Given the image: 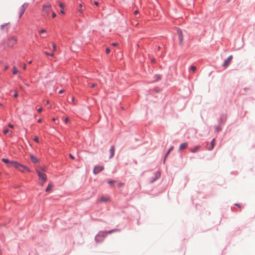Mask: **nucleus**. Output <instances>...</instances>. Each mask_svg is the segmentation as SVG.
<instances>
[{
    "label": "nucleus",
    "instance_id": "obj_23",
    "mask_svg": "<svg viewBox=\"0 0 255 255\" xmlns=\"http://www.w3.org/2000/svg\"><path fill=\"white\" fill-rule=\"evenodd\" d=\"M34 140L36 142H39V139H38V137L37 136H35L34 138Z\"/></svg>",
    "mask_w": 255,
    "mask_h": 255
},
{
    "label": "nucleus",
    "instance_id": "obj_15",
    "mask_svg": "<svg viewBox=\"0 0 255 255\" xmlns=\"http://www.w3.org/2000/svg\"><path fill=\"white\" fill-rule=\"evenodd\" d=\"M200 146H199V145H197V146H196L195 147H194L193 148H191L190 149V151L191 152H192V153H195L196 152H197V151L199 150V148H200Z\"/></svg>",
    "mask_w": 255,
    "mask_h": 255
},
{
    "label": "nucleus",
    "instance_id": "obj_20",
    "mask_svg": "<svg viewBox=\"0 0 255 255\" xmlns=\"http://www.w3.org/2000/svg\"><path fill=\"white\" fill-rule=\"evenodd\" d=\"M196 70V67L194 66H192L190 68V70L192 72H195Z\"/></svg>",
    "mask_w": 255,
    "mask_h": 255
},
{
    "label": "nucleus",
    "instance_id": "obj_45",
    "mask_svg": "<svg viewBox=\"0 0 255 255\" xmlns=\"http://www.w3.org/2000/svg\"><path fill=\"white\" fill-rule=\"evenodd\" d=\"M41 170H42V171H46V168H45V167H44V168H41Z\"/></svg>",
    "mask_w": 255,
    "mask_h": 255
},
{
    "label": "nucleus",
    "instance_id": "obj_35",
    "mask_svg": "<svg viewBox=\"0 0 255 255\" xmlns=\"http://www.w3.org/2000/svg\"><path fill=\"white\" fill-rule=\"evenodd\" d=\"M97 86V85L96 84H92V85H91V87L92 88H94L96 86Z\"/></svg>",
    "mask_w": 255,
    "mask_h": 255
},
{
    "label": "nucleus",
    "instance_id": "obj_14",
    "mask_svg": "<svg viewBox=\"0 0 255 255\" xmlns=\"http://www.w3.org/2000/svg\"><path fill=\"white\" fill-rule=\"evenodd\" d=\"M110 158H112L114 155V153H115V147L114 146H112L110 149Z\"/></svg>",
    "mask_w": 255,
    "mask_h": 255
},
{
    "label": "nucleus",
    "instance_id": "obj_24",
    "mask_svg": "<svg viewBox=\"0 0 255 255\" xmlns=\"http://www.w3.org/2000/svg\"><path fill=\"white\" fill-rule=\"evenodd\" d=\"M110 49L109 48H107L106 49V52L107 54H109L110 52Z\"/></svg>",
    "mask_w": 255,
    "mask_h": 255
},
{
    "label": "nucleus",
    "instance_id": "obj_59",
    "mask_svg": "<svg viewBox=\"0 0 255 255\" xmlns=\"http://www.w3.org/2000/svg\"><path fill=\"white\" fill-rule=\"evenodd\" d=\"M1 175V172H0V175Z\"/></svg>",
    "mask_w": 255,
    "mask_h": 255
},
{
    "label": "nucleus",
    "instance_id": "obj_57",
    "mask_svg": "<svg viewBox=\"0 0 255 255\" xmlns=\"http://www.w3.org/2000/svg\"><path fill=\"white\" fill-rule=\"evenodd\" d=\"M49 103V101H46V104H48Z\"/></svg>",
    "mask_w": 255,
    "mask_h": 255
},
{
    "label": "nucleus",
    "instance_id": "obj_26",
    "mask_svg": "<svg viewBox=\"0 0 255 255\" xmlns=\"http://www.w3.org/2000/svg\"><path fill=\"white\" fill-rule=\"evenodd\" d=\"M59 6L62 8H64V7H65V5L63 3H59Z\"/></svg>",
    "mask_w": 255,
    "mask_h": 255
},
{
    "label": "nucleus",
    "instance_id": "obj_10",
    "mask_svg": "<svg viewBox=\"0 0 255 255\" xmlns=\"http://www.w3.org/2000/svg\"><path fill=\"white\" fill-rule=\"evenodd\" d=\"M215 144V139L213 138L211 142L210 145L207 148L208 150H211L213 149Z\"/></svg>",
    "mask_w": 255,
    "mask_h": 255
},
{
    "label": "nucleus",
    "instance_id": "obj_44",
    "mask_svg": "<svg viewBox=\"0 0 255 255\" xmlns=\"http://www.w3.org/2000/svg\"><path fill=\"white\" fill-rule=\"evenodd\" d=\"M170 152H169V151H168L167 152V153H166V155H165V157H166L167 156V155L169 154Z\"/></svg>",
    "mask_w": 255,
    "mask_h": 255
},
{
    "label": "nucleus",
    "instance_id": "obj_29",
    "mask_svg": "<svg viewBox=\"0 0 255 255\" xmlns=\"http://www.w3.org/2000/svg\"><path fill=\"white\" fill-rule=\"evenodd\" d=\"M101 236L100 235H98L97 236H96V240L97 241H98V239H99V238H100V237H101Z\"/></svg>",
    "mask_w": 255,
    "mask_h": 255
},
{
    "label": "nucleus",
    "instance_id": "obj_7",
    "mask_svg": "<svg viewBox=\"0 0 255 255\" xmlns=\"http://www.w3.org/2000/svg\"><path fill=\"white\" fill-rule=\"evenodd\" d=\"M232 55H230L229 57H228V58L225 60L224 63L223 64V66L225 68L227 67L229 65L231 60H232Z\"/></svg>",
    "mask_w": 255,
    "mask_h": 255
},
{
    "label": "nucleus",
    "instance_id": "obj_42",
    "mask_svg": "<svg viewBox=\"0 0 255 255\" xmlns=\"http://www.w3.org/2000/svg\"><path fill=\"white\" fill-rule=\"evenodd\" d=\"M114 182V181H110L108 182V183L110 184H112Z\"/></svg>",
    "mask_w": 255,
    "mask_h": 255
},
{
    "label": "nucleus",
    "instance_id": "obj_31",
    "mask_svg": "<svg viewBox=\"0 0 255 255\" xmlns=\"http://www.w3.org/2000/svg\"><path fill=\"white\" fill-rule=\"evenodd\" d=\"M78 11L81 14L83 13V10L82 9H78Z\"/></svg>",
    "mask_w": 255,
    "mask_h": 255
},
{
    "label": "nucleus",
    "instance_id": "obj_33",
    "mask_svg": "<svg viewBox=\"0 0 255 255\" xmlns=\"http://www.w3.org/2000/svg\"><path fill=\"white\" fill-rule=\"evenodd\" d=\"M64 121L66 123H67L69 121V119L68 118H66L64 120Z\"/></svg>",
    "mask_w": 255,
    "mask_h": 255
},
{
    "label": "nucleus",
    "instance_id": "obj_46",
    "mask_svg": "<svg viewBox=\"0 0 255 255\" xmlns=\"http://www.w3.org/2000/svg\"><path fill=\"white\" fill-rule=\"evenodd\" d=\"M26 65L24 64L23 65V69H24V70H25V69H26Z\"/></svg>",
    "mask_w": 255,
    "mask_h": 255
},
{
    "label": "nucleus",
    "instance_id": "obj_22",
    "mask_svg": "<svg viewBox=\"0 0 255 255\" xmlns=\"http://www.w3.org/2000/svg\"><path fill=\"white\" fill-rule=\"evenodd\" d=\"M8 132H9V129H7V128H6V129H4V130H3V133H4V134H7V133H8Z\"/></svg>",
    "mask_w": 255,
    "mask_h": 255
},
{
    "label": "nucleus",
    "instance_id": "obj_30",
    "mask_svg": "<svg viewBox=\"0 0 255 255\" xmlns=\"http://www.w3.org/2000/svg\"><path fill=\"white\" fill-rule=\"evenodd\" d=\"M115 231V230H111L110 231L107 232L106 233V234H111V233H112V232H113Z\"/></svg>",
    "mask_w": 255,
    "mask_h": 255
},
{
    "label": "nucleus",
    "instance_id": "obj_50",
    "mask_svg": "<svg viewBox=\"0 0 255 255\" xmlns=\"http://www.w3.org/2000/svg\"><path fill=\"white\" fill-rule=\"evenodd\" d=\"M60 13H62V14H64V12L63 10H61L60 11Z\"/></svg>",
    "mask_w": 255,
    "mask_h": 255
},
{
    "label": "nucleus",
    "instance_id": "obj_6",
    "mask_svg": "<svg viewBox=\"0 0 255 255\" xmlns=\"http://www.w3.org/2000/svg\"><path fill=\"white\" fill-rule=\"evenodd\" d=\"M104 167L102 166H95L94 168V170H93V173L95 174H98V173H99L100 171H102L103 170H104Z\"/></svg>",
    "mask_w": 255,
    "mask_h": 255
},
{
    "label": "nucleus",
    "instance_id": "obj_43",
    "mask_svg": "<svg viewBox=\"0 0 255 255\" xmlns=\"http://www.w3.org/2000/svg\"><path fill=\"white\" fill-rule=\"evenodd\" d=\"M94 4L96 5H98V4H99L98 2L96 1H94Z\"/></svg>",
    "mask_w": 255,
    "mask_h": 255
},
{
    "label": "nucleus",
    "instance_id": "obj_28",
    "mask_svg": "<svg viewBox=\"0 0 255 255\" xmlns=\"http://www.w3.org/2000/svg\"><path fill=\"white\" fill-rule=\"evenodd\" d=\"M52 16L53 18H54L56 16V14L54 12H53L52 14Z\"/></svg>",
    "mask_w": 255,
    "mask_h": 255
},
{
    "label": "nucleus",
    "instance_id": "obj_19",
    "mask_svg": "<svg viewBox=\"0 0 255 255\" xmlns=\"http://www.w3.org/2000/svg\"><path fill=\"white\" fill-rule=\"evenodd\" d=\"M45 54H46L47 55H48V56H54V53H50L47 51H45Z\"/></svg>",
    "mask_w": 255,
    "mask_h": 255
},
{
    "label": "nucleus",
    "instance_id": "obj_11",
    "mask_svg": "<svg viewBox=\"0 0 255 255\" xmlns=\"http://www.w3.org/2000/svg\"><path fill=\"white\" fill-rule=\"evenodd\" d=\"M100 201L101 202H106L110 201V198L107 196H101Z\"/></svg>",
    "mask_w": 255,
    "mask_h": 255
},
{
    "label": "nucleus",
    "instance_id": "obj_4",
    "mask_svg": "<svg viewBox=\"0 0 255 255\" xmlns=\"http://www.w3.org/2000/svg\"><path fill=\"white\" fill-rule=\"evenodd\" d=\"M51 5L50 4H44L42 7V11L45 14L48 15L51 10Z\"/></svg>",
    "mask_w": 255,
    "mask_h": 255
},
{
    "label": "nucleus",
    "instance_id": "obj_56",
    "mask_svg": "<svg viewBox=\"0 0 255 255\" xmlns=\"http://www.w3.org/2000/svg\"><path fill=\"white\" fill-rule=\"evenodd\" d=\"M220 130V128H217V130L218 131H219Z\"/></svg>",
    "mask_w": 255,
    "mask_h": 255
},
{
    "label": "nucleus",
    "instance_id": "obj_5",
    "mask_svg": "<svg viewBox=\"0 0 255 255\" xmlns=\"http://www.w3.org/2000/svg\"><path fill=\"white\" fill-rule=\"evenodd\" d=\"M28 4L27 3L23 4L21 7L20 8V12H19V17L20 18L21 16L24 13L25 9H26L27 7Z\"/></svg>",
    "mask_w": 255,
    "mask_h": 255
},
{
    "label": "nucleus",
    "instance_id": "obj_21",
    "mask_svg": "<svg viewBox=\"0 0 255 255\" xmlns=\"http://www.w3.org/2000/svg\"><path fill=\"white\" fill-rule=\"evenodd\" d=\"M52 47H53V50L54 51H56V45L54 43L52 44Z\"/></svg>",
    "mask_w": 255,
    "mask_h": 255
},
{
    "label": "nucleus",
    "instance_id": "obj_40",
    "mask_svg": "<svg viewBox=\"0 0 255 255\" xmlns=\"http://www.w3.org/2000/svg\"><path fill=\"white\" fill-rule=\"evenodd\" d=\"M112 45H113L114 46H116L118 45V44L117 43H113L112 44Z\"/></svg>",
    "mask_w": 255,
    "mask_h": 255
},
{
    "label": "nucleus",
    "instance_id": "obj_9",
    "mask_svg": "<svg viewBox=\"0 0 255 255\" xmlns=\"http://www.w3.org/2000/svg\"><path fill=\"white\" fill-rule=\"evenodd\" d=\"M30 158L31 161L34 163H38L39 162V159L36 156H35L34 155H32V154L30 155Z\"/></svg>",
    "mask_w": 255,
    "mask_h": 255
},
{
    "label": "nucleus",
    "instance_id": "obj_47",
    "mask_svg": "<svg viewBox=\"0 0 255 255\" xmlns=\"http://www.w3.org/2000/svg\"><path fill=\"white\" fill-rule=\"evenodd\" d=\"M79 6H80V7H82L83 6V3H80V4H79Z\"/></svg>",
    "mask_w": 255,
    "mask_h": 255
},
{
    "label": "nucleus",
    "instance_id": "obj_52",
    "mask_svg": "<svg viewBox=\"0 0 255 255\" xmlns=\"http://www.w3.org/2000/svg\"><path fill=\"white\" fill-rule=\"evenodd\" d=\"M52 121L55 122L56 121V119L55 118H53Z\"/></svg>",
    "mask_w": 255,
    "mask_h": 255
},
{
    "label": "nucleus",
    "instance_id": "obj_34",
    "mask_svg": "<svg viewBox=\"0 0 255 255\" xmlns=\"http://www.w3.org/2000/svg\"><path fill=\"white\" fill-rule=\"evenodd\" d=\"M8 127H9L10 128H13V125H12L11 124H9L8 125Z\"/></svg>",
    "mask_w": 255,
    "mask_h": 255
},
{
    "label": "nucleus",
    "instance_id": "obj_3",
    "mask_svg": "<svg viewBox=\"0 0 255 255\" xmlns=\"http://www.w3.org/2000/svg\"><path fill=\"white\" fill-rule=\"evenodd\" d=\"M36 172L39 177V179L41 181V184L42 186L43 185L44 183L45 182L47 179V176L45 174L41 172L40 171L36 170Z\"/></svg>",
    "mask_w": 255,
    "mask_h": 255
},
{
    "label": "nucleus",
    "instance_id": "obj_18",
    "mask_svg": "<svg viewBox=\"0 0 255 255\" xmlns=\"http://www.w3.org/2000/svg\"><path fill=\"white\" fill-rule=\"evenodd\" d=\"M12 72L14 75L16 74L18 72V71L15 66H13L12 67Z\"/></svg>",
    "mask_w": 255,
    "mask_h": 255
},
{
    "label": "nucleus",
    "instance_id": "obj_54",
    "mask_svg": "<svg viewBox=\"0 0 255 255\" xmlns=\"http://www.w3.org/2000/svg\"><path fill=\"white\" fill-rule=\"evenodd\" d=\"M235 205H236V206H238V207H240V205H239V204H235Z\"/></svg>",
    "mask_w": 255,
    "mask_h": 255
},
{
    "label": "nucleus",
    "instance_id": "obj_25",
    "mask_svg": "<svg viewBox=\"0 0 255 255\" xmlns=\"http://www.w3.org/2000/svg\"><path fill=\"white\" fill-rule=\"evenodd\" d=\"M13 96L15 98H16L18 96V93L16 91H14V94Z\"/></svg>",
    "mask_w": 255,
    "mask_h": 255
},
{
    "label": "nucleus",
    "instance_id": "obj_2",
    "mask_svg": "<svg viewBox=\"0 0 255 255\" xmlns=\"http://www.w3.org/2000/svg\"><path fill=\"white\" fill-rule=\"evenodd\" d=\"M17 42V38L15 36H10L6 41V45L9 47H12Z\"/></svg>",
    "mask_w": 255,
    "mask_h": 255
},
{
    "label": "nucleus",
    "instance_id": "obj_13",
    "mask_svg": "<svg viewBox=\"0 0 255 255\" xmlns=\"http://www.w3.org/2000/svg\"><path fill=\"white\" fill-rule=\"evenodd\" d=\"M160 176V173L159 172H156L155 173V177L150 181L151 183L154 182L157 179L159 178Z\"/></svg>",
    "mask_w": 255,
    "mask_h": 255
},
{
    "label": "nucleus",
    "instance_id": "obj_16",
    "mask_svg": "<svg viewBox=\"0 0 255 255\" xmlns=\"http://www.w3.org/2000/svg\"><path fill=\"white\" fill-rule=\"evenodd\" d=\"M1 160L5 163L7 166H9L10 165V162L8 159L6 158H2Z\"/></svg>",
    "mask_w": 255,
    "mask_h": 255
},
{
    "label": "nucleus",
    "instance_id": "obj_17",
    "mask_svg": "<svg viewBox=\"0 0 255 255\" xmlns=\"http://www.w3.org/2000/svg\"><path fill=\"white\" fill-rule=\"evenodd\" d=\"M53 187V186L51 184H49L48 185V186L47 187L45 191L46 192H50L52 190Z\"/></svg>",
    "mask_w": 255,
    "mask_h": 255
},
{
    "label": "nucleus",
    "instance_id": "obj_58",
    "mask_svg": "<svg viewBox=\"0 0 255 255\" xmlns=\"http://www.w3.org/2000/svg\"><path fill=\"white\" fill-rule=\"evenodd\" d=\"M0 106H2V105L1 104H0Z\"/></svg>",
    "mask_w": 255,
    "mask_h": 255
},
{
    "label": "nucleus",
    "instance_id": "obj_1",
    "mask_svg": "<svg viewBox=\"0 0 255 255\" xmlns=\"http://www.w3.org/2000/svg\"><path fill=\"white\" fill-rule=\"evenodd\" d=\"M10 165L11 166H13L15 168H16L17 169L19 170V171H20L21 172H23V170H21V168H23V169H25L28 172H31L30 169L27 166L22 165L17 161H11Z\"/></svg>",
    "mask_w": 255,
    "mask_h": 255
},
{
    "label": "nucleus",
    "instance_id": "obj_27",
    "mask_svg": "<svg viewBox=\"0 0 255 255\" xmlns=\"http://www.w3.org/2000/svg\"><path fill=\"white\" fill-rule=\"evenodd\" d=\"M45 32H46V30L45 29H42L39 31L40 33H45Z\"/></svg>",
    "mask_w": 255,
    "mask_h": 255
},
{
    "label": "nucleus",
    "instance_id": "obj_36",
    "mask_svg": "<svg viewBox=\"0 0 255 255\" xmlns=\"http://www.w3.org/2000/svg\"><path fill=\"white\" fill-rule=\"evenodd\" d=\"M138 13V11L137 10H135L134 11V14H137Z\"/></svg>",
    "mask_w": 255,
    "mask_h": 255
},
{
    "label": "nucleus",
    "instance_id": "obj_53",
    "mask_svg": "<svg viewBox=\"0 0 255 255\" xmlns=\"http://www.w3.org/2000/svg\"><path fill=\"white\" fill-rule=\"evenodd\" d=\"M38 123H41V119H39V120H38Z\"/></svg>",
    "mask_w": 255,
    "mask_h": 255
},
{
    "label": "nucleus",
    "instance_id": "obj_37",
    "mask_svg": "<svg viewBox=\"0 0 255 255\" xmlns=\"http://www.w3.org/2000/svg\"><path fill=\"white\" fill-rule=\"evenodd\" d=\"M64 92V90H61L60 91H59V94H62L63 93V92Z\"/></svg>",
    "mask_w": 255,
    "mask_h": 255
},
{
    "label": "nucleus",
    "instance_id": "obj_49",
    "mask_svg": "<svg viewBox=\"0 0 255 255\" xmlns=\"http://www.w3.org/2000/svg\"><path fill=\"white\" fill-rule=\"evenodd\" d=\"M151 62L152 63H154L155 62V59H151Z\"/></svg>",
    "mask_w": 255,
    "mask_h": 255
},
{
    "label": "nucleus",
    "instance_id": "obj_12",
    "mask_svg": "<svg viewBox=\"0 0 255 255\" xmlns=\"http://www.w3.org/2000/svg\"><path fill=\"white\" fill-rule=\"evenodd\" d=\"M187 146H188V143L187 142L182 143H181L180 145L179 150H183L184 149H185V148H186L187 147Z\"/></svg>",
    "mask_w": 255,
    "mask_h": 255
},
{
    "label": "nucleus",
    "instance_id": "obj_41",
    "mask_svg": "<svg viewBox=\"0 0 255 255\" xmlns=\"http://www.w3.org/2000/svg\"><path fill=\"white\" fill-rule=\"evenodd\" d=\"M173 148V147L171 146L168 150L169 152H170L172 150Z\"/></svg>",
    "mask_w": 255,
    "mask_h": 255
},
{
    "label": "nucleus",
    "instance_id": "obj_51",
    "mask_svg": "<svg viewBox=\"0 0 255 255\" xmlns=\"http://www.w3.org/2000/svg\"><path fill=\"white\" fill-rule=\"evenodd\" d=\"M123 185V183H120L119 186L120 187V186H122Z\"/></svg>",
    "mask_w": 255,
    "mask_h": 255
},
{
    "label": "nucleus",
    "instance_id": "obj_39",
    "mask_svg": "<svg viewBox=\"0 0 255 255\" xmlns=\"http://www.w3.org/2000/svg\"><path fill=\"white\" fill-rule=\"evenodd\" d=\"M6 24H5V25H1V26H0L1 27V29H3L4 28V27L5 26H6Z\"/></svg>",
    "mask_w": 255,
    "mask_h": 255
},
{
    "label": "nucleus",
    "instance_id": "obj_55",
    "mask_svg": "<svg viewBox=\"0 0 255 255\" xmlns=\"http://www.w3.org/2000/svg\"><path fill=\"white\" fill-rule=\"evenodd\" d=\"M32 63V61H29L28 62V64H31Z\"/></svg>",
    "mask_w": 255,
    "mask_h": 255
},
{
    "label": "nucleus",
    "instance_id": "obj_32",
    "mask_svg": "<svg viewBox=\"0 0 255 255\" xmlns=\"http://www.w3.org/2000/svg\"><path fill=\"white\" fill-rule=\"evenodd\" d=\"M42 110H43V109H42V108H41H41H39V109H38V112H39V113L41 112L42 111Z\"/></svg>",
    "mask_w": 255,
    "mask_h": 255
},
{
    "label": "nucleus",
    "instance_id": "obj_48",
    "mask_svg": "<svg viewBox=\"0 0 255 255\" xmlns=\"http://www.w3.org/2000/svg\"><path fill=\"white\" fill-rule=\"evenodd\" d=\"M74 97H73V98H72V103H74Z\"/></svg>",
    "mask_w": 255,
    "mask_h": 255
},
{
    "label": "nucleus",
    "instance_id": "obj_38",
    "mask_svg": "<svg viewBox=\"0 0 255 255\" xmlns=\"http://www.w3.org/2000/svg\"><path fill=\"white\" fill-rule=\"evenodd\" d=\"M69 156L72 159H73L74 158V157L73 156V155L71 154H69Z\"/></svg>",
    "mask_w": 255,
    "mask_h": 255
},
{
    "label": "nucleus",
    "instance_id": "obj_8",
    "mask_svg": "<svg viewBox=\"0 0 255 255\" xmlns=\"http://www.w3.org/2000/svg\"><path fill=\"white\" fill-rule=\"evenodd\" d=\"M178 35H179V43L180 45L182 44V41L183 40V36L182 34V31L180 29H178L177 31Z\"/></svg>",
    "mask_w": 255,
    "mask_h": 255
}]
</instances>
